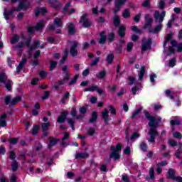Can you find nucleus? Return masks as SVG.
I'll return each mask as SVG.
<instances>
[{
    "instance_id": "obj_47",
    "label": "nucleus",
    "mask_w": 182,
    "mask_h": 182,
    "mask_svg": "<svg viewBox=\"0 0 182 182\" xmlns=\"http://www.w3.org/2000/svg\"><path fill=\"white\" fill-rule=\"evenodd\" d=\"M68 124H70L72 130H75V119L72 118H68Z\"/></svg>"
},
{
    "instance_id": "obj_14",
    "label": "nucleus",
    "mask_w": 182,
    "mask_h": 182,
    "mask_svg": "<svg viewBox=\"0 0 182 182\" xmlns=\"http://www.w3.org/2000/svg\"><path fill=\"white\" fill-rule=\"evenodd\" d=\"M16 11V8H14L9 11H6V9H4V16L6 21H9V19H11V16L14 15V12H15Z\"/></svg>"
},
{
    "instance_id": "obj_13",
    "label": "nucleus",
    "mask_w": 182,
    "mask_h": 182,
    "mask_svg": "<svg viewBox=\"0 0 182 182\" xmlns=\"http://www.w3.org/2000/svg\"><path fill=\"white\" fill-rule=\"evenodd\" d=\"M29 8V3L21 1L19 3L18 8L16 9L17 12H21V11H26Z\"/></svg>"
},
{
    "instance_id": "obj_9",
    "label": "nucleus",
    "mask_w": 182,
    "mask_h": 182,
    "mask_svg": "<svg viewBox=\"0 0 182 182\" xmlns=\"http://www.w3.org/2000/svg\"><path fill=\"white\" fill-rule=\"evenodd\" d=\"M44 27H45V21L42 20L39 23H38L34 28L31 26H28V32H29V33H33L35 29H36V31H41V29H42V28H44Z\"/></svg>"
},
{
    "instance_id": "obj_24",
    "label": "nucleus",
    "mask_w": 182,
    "mask_h": 182,
    "mask_svg": "<svg viewBox=\"0 0 182 182\" xmlns=\"http://www.w3.org/2000/svg\"><path fill=\"white\" fill-rule=\"evenodd\" d=\"M25 63H26V58H22L19 65L17 66V72H21V70H22V68L25 65Z\"/></svg>"
},
{
    "instance_id": "obj_18",
    "label": "nucleus",
    "mask_w": 182,
    "mask_h": 182,
    "mask_svg": "<svg viewBox=\"0 0 182 182\" xmlns=\"http://www.w3.org/2000/svg\"><path fill=\"white\" fill-rule=\"evenodd\" d=\"M102 117L105 123H107V122L110 120L109 118V110H107V109H104V111L102 112Z\"/></svg>"
},
{
    "instance_id": "obj_8",
    "label": "nucleus",
    "mask_w": 182,
    "mask_h": 182,
    "mask_svg": "<svg viewBox=\"0 0 182 182\" xmlns=\"http://www.w3.org/2000/svg\"><path fill=\"white\" fill-rule=\"evenodd\" d=\"M77 46H79V42L75 41L71 42L70 54L71 56H73V58H76V56H77Z\"/></svg>"
},
{
    "instance_id": "obj_59",
    "label": "nucleus",
    "mask_w": 182,
    "mask_h": 182,
    "mask_svg": "<svg viewBox=\"0 0 182 182\" xmlns=\"http://www.w3.org/2000/svg\"><path fill=\"white\" fill-rule=\"evenodd\" d=\"M10 144H16L18 143V138H11L9 139Z\"/></svg>"
},
{
    "instance_id": "obj_26",
    "label": "nucleus",
    "mask_w": 182,
    "mask_h": 182,
    "mask_svg": "<svg viewBox=\"0 0 182 182\" xmlns=\"http://www.w3.org/2000/svg\"><path fill=\"white\" fill-rule=\"evenodd\" d=\"M49 144H48V149H50L53 146H55V144L58 143V140L55 138H49Z\"/></svg>"
},
{
    "instance_id": "obj_44",
    "label": "nucleus",
    "mask_w": 182,
    "mask_h": 182,
    "mask_svg": "<svg viewBox=\"0 0 182 182\" xmlns=\"http://www.w3.org/2000/svg\"><path fill=\"white\" fill-rule=\"evenodd\" d=\"M49 126H50V122L42 124L41 128L43 129V132H47V130L49 129Z\"/></svg>"
},
{
    "instance_id": "obj_19",
    "label": "nucleus",
    "mask_w": 182,
    "mask_h": 182,
    "mask_svg": "<svg viewBox=\"0 0 182 182\" xmlns=\"http://www.w3.org/2000/svg\"><path fill=\"white\" fill-rule=\"evenodd\" d=\"M144 73H146V67L142 65L138 74L139 80H143V78L144 77Z\"/></svg>"
},
{
    "instance_id": "obj_30",
    "label": "nucleus",
    "mask_w": 182,
    "mask_h": 182,
    "mask_svg": "<svg viewBox=\"0 0 182 182\" xmlns=\"http://www.w3.org/2000/svg\"><path fill=\"white\" fill-rule=\"evenodd\" d=\"M69 96H70V94L69 93V92H66L64 95L63 96L60 102L61 103H63V105H65V103H66V100H68V99H69Z\"/></svg>"
},
{
    "instance_id": "obj_28",
    "label": "nucleus",
    "mask_w": 182,
    "mask_h": 182,
    "mask_svg": "<svg viewBox=\"0 0 182 182\" xmlns=\"http://www.w3.org/2000/svg\"><path fill=\"white\" fill-rule=\"evenodd\" d=\"M70 136V134L68 132H65L64 133V136L62 138V143H61V146H68V144H66V142H65V140H66V139H68Z\"/></svg>"
},
{
    "instance_id": "obj_12",
    "label": "nucleus",
    "mask_w": 182,
    "mask_h": 182,
    "mask_svg": "<svg viewBox=\"0 0 182 182\" xmlns=\"http://www.w3.org/2000/svg\"><path fill=\"white\" fill-rule=\"evenodd\" d=\"M166 177L167 178H170L171 180H175L176 181H177V178H182L181 176H176V172L173 168H170L168 171Z\"/></svg>"
},
{
    "instance_id": "obj_58",
    "label": "nucleus",
    "mask_w": 182,
    "mask_h": 182,
    "mask_svg": "<svg viewBox=\"0 0 182 182\" xmlns=\"http://www.w3.org/2000/svg\"><path fill=\"white\" fill-rule=\"evenodd\" d=\"M133 32H136V33H141V30H139L137 26H134L131 28Z\"/></svg>"
},
{
    "instance_id": "obj_57",
    "label": "nucleus",
    "mask_w": 182,
    "mask_h": 182,
    "mask_svg": "<svg viewBox=\"0 0 182 182\" xmlns=\"http://www.w3.org/2000/svg\"><path fill=\"white\" fill-rule=\"evenodd\" d=\"M139 137H140V134L134 132L131 136V140H136V139H139Z\"/></svg>"
},
{
    "instance_id": "obj_1",
    "label": "nucleus",
    "mask_w": 182,
    "mask_h": 182,
    "mask_svg": "<svg viewBox=\"0 0 182 182\" xmlns=\"http://www.w3.org/2000/svg\"><path fill=\"white\" fill-rule=\"evenodd\" d=\"M144 114L147 120L149 121V127H151V129L148 132V134L150 136V139H148V141L149 143H154L156 141V136H159V132L156 129L159 127V122H161V118L156 115L151 116L147 111H144Z\"/></svg>"
},
{
    "instance_id": "obj_7",
    "label": "nucleus",
    "mask_w": 182,
    "mask_h": 182,
    "mask_svg": "<svg viewBox=\"0 0 182 182\" xmlns=\"http://www.w3.org/2000/svg\"><path fill=\"white\" fill-rule=\"evenodd\" d=\"M80 23H82L83 28H90L92 26V21L87 18V14H84L82 15Z\"/></svg>"
},
{
    "instance_id": "obj_2",
    "label": "nucleus",
    "mask_w": 182,
    "mask_h": 182,
    "mask_svg": "<svg viewBox=\"0 0 182 182\" xmlns=\"http://www.w3.org/2000/svg\"><path fill=\"white\" fill-rule=\"evenodd\" d=\"M164 18H166L165 11H161V14L159 11H155L154 14V18L155 22L159 24L155 26L154 29L152 28V31H151V33H157V32H160V31H161V28H163V24H161V23L164 21Z\"/></svg>"
},
{
    "instance_id": "obj_61",
    "label": "nucleus",
    "mask_w": 182,
    "mask_h": 182,
    "mask_svg": "<svg viewBox=\"0 0 182 182\" xmlns=\"http://www.w3.org/2000/svg\"><path fill=\"white\" fill-rule=\"evenodd\" d=\"M173 137H174L175 139H181L182 138L181 133L177 132H173Z\"/></svg>"
},
{
    "instance_id": "obj_16",
    "label": "nucleus",
    "mask_w": 182,
    "mask_h": 182,
    "mask_svg": "<svg viewBox=\"0 0 182 182\" xmlns=\"http://www.w3.org/2000/svg\"><path fill=\"white\" fill-rule=\"evenodd\" d=\"M68 112L65 111L61 113V115L58 117L57 122L58 123H63L65 120H66V117H68Z\"/></svg>"
},
{
    "instance_id": "obj_36",
    "label": "nucleus",
    "mask_w": 182,
    "mask_h": 182,
    "mask_svg": "<svg viewBox=\"0 0 182 182\" xmlns=\"http://www.w3.org/2000/svg\"><path fill=\"white\" fill-rule=\"evenodd\" d=\"M68 32L70 35H73V33H75V24L73 23H70L69 26H68Z\"/></svg>"
},
{
    "instance_id": "obj_32",
    "label": "nucleus",
    "mask_w": 182,
    "mask_h": 182,
    "mask_svg": "<svg viewBox=\"0 0 182 182\" xmlns=\"http://www.w3.org/2000/svg\"><path fill=\"white\" fill-rule=\"evenodd\" d=\"M114 38H116V34H114L113 32L109 33L107 37L109 43H112V42L114 41Z\"/></svg>"
},
{
    "instance_id": "obj_38",
    "label": "nucleus",
    "mask_w": 182,
    "mask_h": 182,
    "mask_svg": "<svg viewBox=\"0 0 182 182\" xmlns=\"http://www.w3.org/2000/svg\"><path fill=\"white\" fill-rule=\"evenodd\" d=\"M19 39H21V37L19 36L14 35L11 40V43H12V45H14V44L16 43V42H19Z\"/></svg>"
},
{
    "instance_id": "obj_29",
    "label": "nucleus",
    "mask_w": 182,
    "mask_h": 182,
    "mask_svg": "<svg viewBox=\"0 0 182 182\" xmlns=\"http://www.w3.org/2000/svg\"><path fill=\"white\" fill-rule=\"evenodd\" d=\"M113 59H114V55L113 53H109L107 56V62L109 65H112L113 63Z\"/></svg>"
},
{
    "instance_id": "obj_11",
    "label": "nucleus",
    "mask_w": 182,
    "mask_h": 182,
    "mask_svg": "<svg viewBox=\"0 0 182 182\" xmlns=\"http://www.w3.org/2000/svg\"><path fill=\"white\" fill-rule=\"evenodd\" d=\"M127 0H116L115 1V8L114 9V14H117L122 8V5H124Z\"/></svg>"
},
{
    "instance_id": "obj_21",
    "label": "nucleus",
    "mask_w": 182,
    "mask_h": 182,
    "mask_svg": "<svg viewBox=\"0 0 182 182\" xmlns=\"http://www.w3.org/2000/svg\"><path fill=\"white\" fill-rule=\"evenodd\" d=\"M89 157V154L81 152L75 154V159H87Z\"/></svg>"
},
{
    "instance_id": "obj_53",
    "label": "nucleus",
    "mask_w": 182,
    "mask_h": 182,
    "mask_svg": "<svg viewBox=\"0 0 182 182\" xmlns=\"http://www.w3.org/2000/svg\"><path fill=\"white\" fill-rule=\"evenodd\" d=\"M79 78V75H75L74 78L71 80L70 83L68 84V86H72L76 83L77 81V79Z\"/></svg>"
},
{
    "instance_id": "obj_4",
    "label": "nucleus",
    "mask_w": 182,
    "mask_h": 182,
    "mask_svg": "<svg viewBox=\"0 0 182 182\" xmlns=\"http://www.w3.org/2000/svg\"><path fill=\"white\" fill-rule=\"evenodd\" d=\"M122 150V144H117L116 147L111 146V151H112L109 154L110 159H114V160H119L120 159V151Z\"/></svg>"
},
{
    "instance_id": "obj_64",
    "label": "nucleus",
    "mask_w": 182,
    "mask_h": 182,
    "mask_svg": "<svg viewBox=\"0 0 182 182\" xmlns=\"http://www.w3.org/2000/svg\"><path fill=\"white\" fill-rule=\"evenodd\" d=\"M109 112H111V114H116V109L113 107V105H109Z\"/></svg>"
},
{
    "instance_id": "obj_31",
    "label": "nucleus",
    "mask_w": 182,
    "mask_h": 182,
    "mask_svg": "<svg viewBox=\"0 0 182 182\" xmlns=\"http://www.w3.org/2000/svg\"><path fill=\"white\" fill-rule=\"evenodd\" d=\"M65 80L63 79L61 80H59L58 82H55V84L54 85V87L55 89V90H59V86H62L63 85H65Z\"/></svg>"
},
{
    "instance_id": "obj_45",
    "label": "nucleus",
    "mask_w": 182,
    "mask_h": 182,
    "mask_svg": "<svg viewBox=\"0 0 182 182\" xmlns=\"http://www.w3.org/2000/svg\"><path fill=\"white\" fill-rule=\"evenodd\" d=\"M21 97L18 96L13 99L11 101H10L11 106H14V105H16L18 102H21Z\"/></svg>"
},
{
    "instance_id": "obj_35",
    "label": "nucleus",
    "mask_w": 182,
    "mask_h": 182,
    "mask_svg": "<svg viewBox=\"0 0 182 182\" xmlns=\"http://www.w3.org/2000/svg\"><path fill=\"white\" fill-rule=\"evenodd\" d=\"M68 55H69V52L68 51V49H65L64 51V55H63L62 59L60 61V63H64L66 59H68Z\"/></svg>"
},
{
    "instance_id": "obj_60",
    "label": "nucleus",
    "mask_w": 182,
    "mask_h": 182,
    "mask_svg": "<svg viewBox=\"0 0 182 182\" xmlns=\"http://www.w3.org/2000/svg\"><path fill=\"white\" fill-rule=\"evenodd\" d=\"M168 143L170 146H172V147H176V146H177V141L173 139H169Z\"/></svg>"
},
{
    "instance_id": "obj_43",
    "label": "nucleus",
    "mask_w": 182,
    "mask_h": 182,
    "mask_svg": "<svg viewBox=\"0 0 182 182\" xmlns=\"http://www.w3.org/2000/svg\"><path fill=\"white\" fill-rule=\"evenodd\" d=\"M114 26H119L120 25V18H119V16H114Z\"/></svg>"
},
{
    "instance_id": "obj_55",
    "label": "nucleus",
    "mask_w": 182,
    "mask_h": 182,
    "mask_svg": "<svg viewBox=\"0 0 182 182\" xmlns=\"http://www.w3.org/2000/svg\"><path fill=\"white\" fill-rule=\"evenodd\" d=\"M79 110L80 113H81L82 114H85L87 112V105L80 107Z\"/></svg>"
},
{
    "instance_id": "obj_37",
    "label": "nucleus",
    "mask_w": 182,
    "mask_h": 182,
    "mask_svg": "<svg viewBox=\"0 0 182 182\" xmlns=\"http://www.w3.org/2000/svg\"><path fill=\"white\" fill-rule=\"evenodd\" d=\"M96 120H97V113H96V112L94 111L92 113V117L90 119V123H93L94 122H96Z\"/></svg>"
},
{
    "instance_id": "obj_23",
    "label": "nucleus",
    "mask_w": 182,
    "mask_h": 182,
    "mask_svg": "<svg viewBox=\"0 0 182 182\" xmlns=\"http://www.w3.org/2000/svg\"><path fill=\"white\" fill-rule=\"evenodd\" d=\"M124 32H126V27L124 26H121L118 31V35L121 38H123V37H124V35H126V33Z\"/></svg>"
},
{
    "instance_id": "obj_50",
    "label": "nucleus",
    "mask_w": 182,
    "mask_h": 182,
    "mask_svg": "<svg viewBox=\"0 0 182 182\" xmlns=\"http://www.w3.org/2000/svg\"><path fill=\"white\" fill-rule=\"evenodd\" d=\"M38 132H39V127L36 125H34L31 131L32 134L33 136H36Z\"/></svg>"
},
{
    "instance_id": "obj_15",
    "label": "nucleus",
    "mask_w": 182,
    "mask_h": 182,
    "mask_svg": "<svg viewBox=\"0 0 182 182\" xmlns=\"http://www.w3.org/2000/svg\"><path fill=\"white\" fill-rule=\"evenodd\" d=\"M100 39H99V43L100 45H105L106 43V41H107V37L106 36V31H102L100 34Z\"/></svg>"
},
{
    "instance_id": "obj_17",
    "label": "nucleus",
    "mask_w": 182,
    "mask_h": 182,
    "mask_svg": "<svg viewBox=\"0 0 182 182\" xmlns=\"http://www.w3.org/2000/svg\"><path fill=\"white\" fill-rule=\"evenodd\" d=\"M171 46H173L174 48H177L178 52L179 53L182 52V43H181L177 44V41H176V40H172L171 41Z\"/></svg>"
},
{
    "instance_id": "obj_33",
    "label": "nucleus",
    "mask_w": 182,
    "mask_h": 182,
    "mask_svg": "<svg viewBox=\"0 0 182 182\" xmlns=\"http://www.w3.org/2000/svg\"><path fill=\"white\" fill-rule=\"evenodd\" d=\"M181 152H182V145H181L175 152V156L176 159H181Z\"/></svg>"
},
{
    "instance_id": "obj_63",
    "label": "nucleus",
    "mask_w": 182,
    "mask_h": 182,
    "mask_svg": "<svg viewBox=\"0 0 182 182\" xmlns=\"http://www.w3.org/2000/svg\"><path fill=\"white\" fill-rule=\"evenodd\" d=\"M122 179L124 182H130V180L129 179V176H127V174L122 175Z\"/></svg>"
},
{
    "instance_id": "obj_6",
    "label": "nucleus",
    "mask_w": 182,
    "mask_h": 182,
    "mask_svg": "<svg viewBox=\"0 0 182 182\" xmlns=\"http://www.w3.org/2000/svg\"><path fill=\"white\" fill-rule=\"evenodd\" d=\"M145 25L144 29H148L149 32H153V18L150 17V14H145Z\"/></svg>"
},
{
    "instance_id": "obj_62",
    "label": "nucleus",
    "mask_w": 182,
    "mask_h": 182,
    "mask_svg": "<svg viewBox=\"0 0 182 182\" xmlns=\"http://www.w3.org/2000/svg\"><path fill=\"white\" fill-rule=\"evenodd\" d=\"M132 49H133V43L129 42L127 45V52H130L132 50Z\"/></svg>"
},
{
    "instance_id": "obj_20",
    "label": "nucleus",
    "mask_w": 182,
    "mask_h": 182,
    "mask_svg": "<svg viewBox=\"0 0 182 182\" xmlns=\"http://www.w3.org/2000/svg\"><path fill=\"white\" fill-rule=\"evenodd\" d=\"M35 15L36 16H38L40 14H42V15H45L46 14V9L45 8H37L35 10Z\"/></svg>"
},
{
    "instance_id": "obj_25",
    "label": "nucleus",
    "mask_w": 182,
    "mask_h": 182,
    "mask_svg": "<svg viewBox=\"0 0 182 182\" xmlns=\"http://www.w3.org/2000/svg\"><path fill=\"white\" fill-rule=\"evenodd\" d=\"M170 124L171 126H175L176 124L180 126V124H181V121L178 119V117H173V119L170 122Z\"/></svg>"
},
{
    "instance_id": "obj_42",
    "label": "nucleus",
    "mask_w": 182,
    "mask_h": 182,
    "mask_svg": "<svg viewBox=\"0 0 182 182\" xmlns=\"http://www.w3.org/2000/svg\"><path fill=\"white\" fill-rule=\"evenodd\" d=\"M54 24L56 26H58L59 28H60V26H62V19H60V18H55L54 19Z\"/></svg>"
},
{
    "instance_id": "obj_46",
    "label": "nucleus",
    "mask_w": 182,
    "mask_h": 182,
    "mask_svg": "<svg viewBox=\"0 0 182 182\" xmlns=\"http://www.w3.org/2000/svg\"><path fill=\"white\" fill-rule=\"evenodd\" d=\"M171 38H173V35H171V33L168 34L165 37V41L164 43V46H166V45H167L168 42H170Z\"/></svg>"
},
{
    "instance_id": "obj_34",
    "label": "nucleus",
    "mask_w": 182,
    "mask_h": 182,
    "mask_svg": "<svg viewBox=\"0 0 182 182\" xmlns=\"http://www.w3.org/2000/svg\"><path fill=\"white\" fill-rule=\"evenodd\" d=\"M99 62H100V57H95V59L90 63V66H96Z\"/></svg>"
},
{
    "instance_id": "obj_49",
    "label": "nucleus",
    "mask_w": 182,
    "mask_h": 182,
    "mask_svg": "<svg viewBox=\"0 0 182 182\" xmlns=\"http://www.w3.org/2000/svg\"><path fill=\"white\" fill-rule=\"evenodd\" d=\"M141 110H143V107H139L138 109H136L132 115V119H134V117H136V116H138V114H140V112H141Z\"/></svg>"
},
{
    "instance_id": "obj_27",
    "label": "nucleus",
    "mask_w": 182,
    "mask_h": 182,
    "mask_svg": "<svg viewBox=\"0 0 182 182\" xmlns=\"http://www.w3.org/2000/svg\"><path fill=\"white\" fill-rule=\"evenodd\" d=\"M49 4L51 5L53 8H55V9L60 6V3L57 0L50 1Z\"/></svg>"
},
{
    "instance_id": "obj_5",
    "label": "nucleus",
    "mask_w": 182,
    "mask_h": 182,
    "mask_svg": "<svg viewBox=\"0 0 182 182\" xmlns=\"http://www.w3.org/2000/svg\"><path fill=\"white\" fill-rule=\"evenodd\" d=\"M0 83H4L6 85V89L7 90H12V80H8V77L4 73L0 74Z\"/></svg>"
},
{
    "instance_id": "obj_10",
    "label": "nucleus",
    "mask_w": 182,
    "mask_h": 182,
    "mask_svg": "<svg viewBox=\"0 0 182 182\" xmlns=\"http://www.w3.org/2000/svg\"><path fill=\"white\" fill-rule=\"evenodd\" d=\"M142 52H146V50L150 49L151 48V38H149L147 41H146V38L142 39Z\"/></svg>"
},
{
    "instance_id": "obj_3",
    "label": "nucleus",
    "mask_w": 182,
    "mask_h": 182,
    "mask_svg": "<svg viewBox=\"0 0 182 182\" xmlns=\"http://www.w3.org/2000/svg\"><path fill=\"white\" fill-rule=\"evenodd\" d=\"M21 39H23V41L20 42L18 45L17 46L18 48H23L25 44L28 46L29 48V50H33L35 49H38L39 48V41H36L34 42V44L33 46H31V39L27 40L25 41V36L23 35L21 36Z\"/></svg>"
},
{
    "instance_id": "obj_51",
    "label": "nucleus",
    "mask_w": 182,
    "mask_h": 182,
    "mask_svg": "<svg viewBox=\"0 0 182 182\" xmlns=\"http://www.w3.org/2000/svg\"><path fill=\"white\" fill-rule=\"evenodd\" d=\"M58 65V63L56 61L54 60H51L50 62V70L52 71L53 70V69H55V68H56V65Z\"/></svg>"
},
{
    "instance_id": "obj_39",
    "label": "nucleus",
    "mask_w": 182,
    "mask_h": 182,
    "mask_svg": "<svg viewBox=\"0 0 182 182\" xmlns=\"http://www.w3.org/2000/svg\"><path fill=\"white\" fill-rule=\"evenodd\" d=\"M98 87L99 86H97V85H93V86L90 87L88 88H85L84 90V92H95V91H97Z\"/></svg>"
},
{
    "instance_id": "obj_41",
    "label": "nucleus",
    "mask_w": 182,
    "mask_h": 182,
    "mask_svg": "<svg viewBox=\"0 0 182 182\" xmlns=\"http://www.w3.org/2000/svg\"><path fill=\"white\" fill-rule=\"evenodd\" d=\"M105 76H106L105 70H102V71L98 73L97 74H96V77H97V79H103V77H105Z\"/></svg>"
},
{
    "instance_id": "obj_56",
    "label": "nucleus",
    "mask_w": 182,
    "mask_h": 182,
    "mask_svg": "<svg viewBox=\"0 0 182 182\" xmlns=\"http://www.w3.org/2000/svg\"><path fill=\"white\" fill-rule=\"evenodd\" d=\"M159 8L161 10L164 9V7L166 6V2L164 1V0H159Z\"/></svg>"
},
{
    "instance_id": "obj_54",
    "label": "nucleus",
    "mask_w": 182,
    "mask_h": 182,
    "mask_svg": "<svg viewBox=\"0 0 182 182\" xmlns=\"http://www.w3.org/2000/svg\"><path fill=\"white\" fill-rule=\"evenodd\" d=\"M11 168L13 171H16L18 170V162L16 161H14L12 163Z\"/></svg>"
},
{
    "instance_id": "obj_48",
    "label": "nucleus",
    "mask_w": 182,
    "mask_h": 182,
    "mask_svg": "<svg viewBox=\"0 0 182 182\" xmlns=\"http://www.w3.org/2000/svg\"><path fill=\"white\" fill-rule=\"evenodd\" d=\"M139 147L141 151H147V144L144 142H141Z\"/></svg>"
},
{
    "instance_id": "obj_52",
    "label": "nucleus",
    "mask_w": 182,
    "mask_h": 182,
    "mask_svg": "<svg viewBox=\"0 0 182 182\" xmlns=\"http://www.w3.org/2000/svg\"><path fill=\"white\" fill-rule=\"evenodd\" d=\"M71 116H73V117H76V119H80V118L83 117V116H77L76 115V108H73V109L71 111Z\"/></svg>"
},
{
    "instance_id": "obj_22",
    "label": "nucleus",
    "mask_w": 182,
    "mask_h": 182,
    "mask_svg": "<svg viewBox=\"0 0 182 182\" xmlns=\"http://www.w3.org/2000/svg\"><path fill=\"white\" fill-rule=\"evenodd\" d=\"M6 114H3L0 118V126L1 127H5L6 126Z\"/></svg>"
},
{
    "instance_id": "obj_40",
    "label": "nucleus",
    "mask_w": 182,
    "mask_h": 182,
    "mask_svg": "<svg viewBox=\"0 0 182 182\" xmlns=\"http://www.w3.org/2000/svg\"><path fill=\"white\" fill-rule=\"evenodd\" d=\"M123 18H130V9H127L122 12Z\"/></svg>"
}]
</instances>
